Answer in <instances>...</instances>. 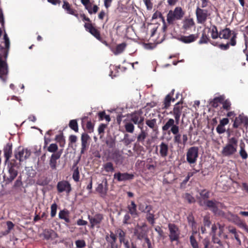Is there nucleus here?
<instances>
[{
	"mask_svg": "<svg viewBox=\"0 0 248 248\" xmlns=\"http://www.w3.org/2000/svg\"><path fill=\"white\" fill-rule=\"evenodd\" d=\"M238 140L235 137H232L228 139V143L224 146L221 151L223 156H229L233 155L237 148Z\"/></svg>",
	"mask_w": 248,
	"mask_h": 248,
	"instance_id": "1",
	"label": "nucleus"
},
{
	"mask_svg": "<svg viewBox=\"0 0 248 248\" xmlns=\"http://www.w3.org/2000/svg\"><path fill=\"white\" fill-rule=\"evenodd\" d=\"M143 112L141 110L135 111L130 114L128 116V119L135 124H137L140 129H141L143 126L144 117L143 116Z\"/></svg>",
	"mask_w": 248,
	"mask_h": 248,
	"instance_id": "2",
	"label": "nucleus"
},
{
	"mask_svg": "<svg viewBox=\"0 0 248 248\" xmlns=\"http://www.w3.org/2000/svg\"><path fill=\"white\" fill-rule=\"evenodd\" d=\"M195 14L196 16L197 22L199 24L204 23L210 15L206 9H203L198 6L196 9Z\"/></svg>",
	"mask_w": 248,
	"mask_h": 248,
	"instance_id": "3",
	"label": "nucleus"
},
{
	"mask_svg": "<svg viewBox=\"0 0 248 248\" xmlns=\"http://www.w3.org/2000/svg\"><path fill=\"white\" fill-rule=\"evenodd\" d=\"M199 149L193 146L189 148L186 153V160L190 164L195 163L198 157Z\"/></svg>",
	"mask_w": 248,
	"mask_h": 248,
	"instance_id": "4",
	"label": "nucleus"
},
{
	"mask_svg": "<svg viewBox=\"0 0 248 248\" xmlns=\"http://www.w3.org/2000/svg\"><path fill=\"white\" fill-rule=\"evenodd\" d=\"M84 27L86 31H89L98 40L107 45V42L103 40V38L101 37L100 31L95 27H94L91 23H85Z\"/></svg>",
	"mask_w": 248,
	"mask_h": 248,
	"instance_id": "5",
	"label": "nucleus"
},
{
	"mask_svg": "<svg viewBox=\"0 0 248 248\" xmlns=\"http://www.w3.org/2000/svg\"><path fill=\"white\" fill-rule=\"evenodd\" d=\"M237 35V33L236 31L231 30L229 28H225L220 31L219 38L230 40L235 36L234 40H236Z\"/></svg>",
	"mask_w": 248,
	"mask_h": 248,
	"instance_id": "6",
	"label": "nucleus"
},
{
	"mask_svg": "<svg viewBox=\"0 0 248 248\" xmlns=\"http://www.w3.org/2000/svg\"><path fill=\"white\" fill-rule=\"evenodd\" d=\"M57 189L58 193L65 192L68 194L71 191L72 188L71 184L68 181L62 180L57 183Z\"/></svg>",
	"mask_w": 248,
	"mask_h": 248,
	"instance_id": "7",
	"label": "nucleus"
},
{
	"mask_svg": "<svg viewBox=\"0 0 248 248\" xmlns=\"http://www.w3.org/2000/svg\"><path fill=\"white\" fill-rule=\"evenodd\" d=\"M31 152L30 150L27 149L18 148V151L15 154V158L19 160L20 162H22L27 159L31 155Z\"/></svg>",
	"mask_w": 248,
	"mask_h": 248,
	"instance_id": "8",
	"label": "nucleus"
},
{
	"mask_svg": "<svg viewBox=\"0 0 248 248\" xmlns=\"http://www.w3.org/2000/svg\"><path fill=\"white\" fill-rule=\"evenodd\" d=\"M88 218L91 224V228H93L94 227H99L104 217L102 214H96L93 217L88 215Z\"/></svg>",
	"mask_w": 248,
	"mask_h": 248,
	"instance_id": "9",
	"label": "nucleus"
},
{
	"mask_svg": "<svg viewBox=\"0 0 248 248\" xmlns=\"http://www.w3.org/2000/svg\"><path fill=\"white\" fill-rule=\"evenodd\" d=\"M185 15V11L181 7L177 6L171 11V23L173 21L182 19Z\"/></svg>",
	"mask_w": 248,
	"mask_h": 248,
	"instance_id": "10",
	"label": "nucleus"
},
{
	"mask_svg": "<svg viewBox=\"0 0 248 248\" xmlns=\"http://www.w3.org/2000/svg\"><path fill=\"white\" fill-rule=\"evenodd\" d=\"M90 137L87 133H83L81 136V147L80 154H83L88 149L90 145Z\"/></svg>",
	"mask_w": 248,
	"mask_h": 248,
	"instance_id": "11",
	"label": "nucleus"
},
{
	"mask_svg": "<svg viewBox=\"0 0 248 248\" xmlns=\"http://www.w3.org/2000/svg\"><path fill=\"white\" fill-rule=\"evenodd\" d=\"M134 178V175L127 172L121 173L118 172L114 174V179H116L118 182L131 180Z\"/></svg>",
	"mask_w": 248,
	"mask_h": 248,
	"instance_id": "12",
	"label": "nucleus"
},
{
	"mask_svg": "<svg viewBox=\"0 0 248 248\" xmlns=\"http://www.w3.org/2000/svg\"><path fill=\"white\" fill-rule=\"evenodd\" d=\"M8 74V66L6 61L0 62V78L5 82Z\"/></svg>",
	"mask_w": 248,
	"mask_h": 248,
	"instance_id": "13",
	"label": "nucleus"
},
{
	"mask_svg": "<svg viewBox=\"0 0 248 248\" xmlns=\"http://www.w3.org/2000/svg\"><path fill=\"white\" fill-rule=\"evenodd\" d=\"M182 104L183 102H177L173 108V113L175 117V123L177 124H179L180 117L182 113V109L183 108Z\"/></svg>",
	"mask_w": 248,
	"mask_h": 248,
	"instance_id": "14",
	"label": "nucleus"
},
{
	"mask_svg": "<svg viewBox=\"0 0 248 248\" xmlns=\"http://www.w3.org/2000/svg\"><path fill=\"white\" fill-rule=\"evenodd\" d=\"M62 150L61 149L56 153L52 154L51 155L49 164L52 170H56L57 167V160L59 159L62 155Z\"/></svg>",
	"mask_w": 248,
	"mask_h": 248,
	"instance_id": "15",
	"label": "nucleus"
},
{
	"mask_svg": "<svg viewBox=\"0 0 248 248\" xmlns=\"http://www.w3.org/2000/svg\"><path fill=\"white\" fill-rule=\"evenodd\" d=\"M40 236L46 240H52L58 237L57 233L55 231L51 229L44 230Z\"/></svg>",
	"mask_w": 248,
	"mask_h": 248,
	"instance_id": "16",
	"label": "nucleus"
},
{
	"mask_svg": "<svg viewBox=\"0 0 248 248\" xmlns=\"http://www.w3.org/2000/svg\"><path fill=\"white\" fill-rule=\"evenodd\" d=\"M243 123L245 125H248V117L240 114L238 117H235L232 126L234 128H237Z\"/></svg>",
	"mask_w": 248,
	"mask_h": 248,
	"instance_id": "17",
	"label": "nucleus"
},
{
	"mask_svg": "<svg viewBox=\"0 0 248 248\" xmlns=\"http://www.w3.org/2000/svg\"><path fill=\"white\" fill-rule=\"evenodd\" d=\"M134 234L137 237L139 240H142L147 237L146 232L143 229L142 227L137 225L134 229Z\"/></svg>",
	"mask_w": 248,
	"mask_h": 248,
	"instance_id": "18",
	"label": "nucleus"
},
{
	"mask_svg": "<svg viewBox=\"0 0 248 248\" xmlns=\"http://www.w3.org/2000/svg\"><path fill=\"white\" fill-rule=\"evenodd\" d=\"M63 3L62 5V7L66 12L68 14L75 16L78 18V15L77 13L76 10L72 8L71 5L66 0H63Z\"/></svg>",
	"mask_w": 248,
	"mask_h": 248,
	"instance_id": "19",
	"label": "nucleus"
},
{
	"mask_svg": "<svg viewBox=\"0 0 248 248\" xmlns=\"http://www.w3.org/2000/svg\"><path fill=\"white\" fill-rule=\"evenodd\" d=\"M235 36L229 40V41L226 43V44H218L217 42V46H217L220 49L223 50H227L230 48V46H236V40H234Z\"/></svg>",
	"mask_w": 248,
	"mask_h": 248,
	"instance_id": "20",
	"label": "nucleus"
},
{
	"mask_svg": "<svg viewBox=\"0 0 248 248\" xmlns=\"http://www.w3.org/2000/svg\"><path fill=\"white\" fill-rule=\"evenodd\" d=\"M137 206L134 201H131L130 204L127 205L128 213L130 214L134 218L138 217V213L137 209Z\"/></svg>",
	"mask_w": 248,
	"mask_h": 248,
	"instance_id": "21",
	"label": "nucleus"
},
{
	"mask_svg": "<svg viewBox=\"0 0 248 248\" xmlns=\"http://www.w3.org/2000/svg\"><path fill=\"white\" fill-rule=\"evenodd\" d=\"M198 37V34H193L188 36H182L180 40L184 43L188 44L194 42Z\"/></svg>",
	"mask_w": 248,
	"mask_h": 248,
	"instance_id": "22",
	"label": "nucleus"
},
{
	"mask_svg": "<svg viewBox=\"0 0 248 248\" xmlns=\"http://www.w3.org/2000/svg\"><path fill=\"white\" fill-rule=\"evenodd\" d=\"M208 43H210L213 46H217V42L211 40L208 35L206 34L205 31H203L202 33V37L199 41V44H207Z\"/></svg>",
	"mask_w": 248,
	"mask_h": 248,
	"instance_id": "23",
	"label": "nucleus"
},
{
	"mask_svg": "<svg viewBox=\"0 0 248 248\" xmlns=\"http://www.w3.org/2000/svg\"><path fill=\"white\" fill-rule=\"evenodd\" d=\"M115 233L118 235L119 241L121 244H125L126 242H129L127 239H125L126 232L122 229L119 228L115 231Z\"/></svg>",
	"mask_w": 248,
	"mask_h": 248,
	"instance_id": "24",
	"label": "nucleus"
},
{
	"mask_svg": "<svg viewBox=\"0 0 248 248\" xmlns=\"http://www.w3.org/2000/svg\"><path fill=\"white\" fill-rule=\"evenodd\" d=\"M233 222L240 228L244 229L248 233V226L246 223L244 222L237 215L234 217V219Z\"/></svg>",
	"mask_w": 248,
	"mask_h": 248,
	"instance_id": "25",
	"label": "nucleus"
},
{
	"mask_svg": "<svg viewBox=\"0 0 248 248\" xmlns=\"http://www.w3.org/2000/svg\"><path fill=\"white\" fill-rule=\"evenodd\" d=\"M180 231L178 227L171 224V242L178 240L179 238Z\"/></svg>",
	"mask_w": 248,
	"mask_h": 248,
	"instance_id": "26",
	"label": "nucleus"
},
{
	"mask_svg": "<svg viewBox=\"0 0 248 248\" xmlns=\"http://www.w3.org/2000/svg\"><path fill=\"white\" fill-rule=\"evenodd\" d=\"M4 157L6 161L8 160L12 156V145L8 143L5 146L3 149Z\"/></svg>",
	"mask_w": 248,
	"mask_h": 248,
	"instance_id": "27",
	"label": "nucleus"
},
{
	"mask_svg": "<svg viewBox=\"0 0 248 248\" xmlns=\"http://www.w3.org/2000/svg\"><path fill=\"white\" fill-rule=\"evenodd\" d=\"M205 205L214 213L217 211V204L218 202L215 201L207 200L204 202Z\"/></svg>",
	"mask_w": 248,
	"mask_h": 248,
	"instance_id": "28",
	"label": "nucleus"
},
{
	"mask_svg": "<svg viewBox=\"0 0 248 248\" xmlns=\"http://www.w3.org/2000/svg\"><path fill=\"white\" fill-rule=\"evenodd\" d=\"M213 234L212 235L211 240L209 238L206 237L202 241L203 248H216L215 245L213 244Z\"/></svg>",
	"mask_w": 248,
	"mask_h": 248,
	"instance_id": "29",
	"label": "nucleus"
},
{
	"mask_svg": "<svg viewBox=\"0 0 248 248\" xmlns=\"http://www.w3.org/2000/svg\"><path fill=\"white\" fill-rule=\"evenodd\" d=\"M9 176L7 177L6 181L8 183L12 182L17 176L18 171L17 169L13 168H8Z\"/></svg>",
	"mask_w": 248,
	"mask_h": 248,
	"instance_id": "30",
	"label": "nucleus"
},
{
	"mask_svg": "<svg viewBox=\"0 0 248 248\" xmlns=\"http://www.w3.org/2000/svg\"><path fill=\"white\" fill-rule=\"evenodd\" d=\"M105 186L103 183L99 184L97 187L96 188V190L97 192L106 195L108 190V183L106 179L104 180Z\"/></svg>",
	"mask_w": 248,
	"mask_h": 248,
	"instance_id": "31",
	"label": "nucleus"
},
{
	"mask_svg": "<svg viewBox=\"0 0 248 248\" xmlns=\"http://www.w3.org/2000/svg\"><path fill=\"white\" fill-rule=\"evenodd\" d=\"M124 128L125 131L130 133H133L134 131L135 126L134 124L131 121H130L129 119L125 120L124 121Z\"/></svg>",
	"mask_w": 248,
	"mask_h": 248,
	"instance_id": "32",
	"label": "nucleus"
},
{
	"mask_svg": "<svg viewBox=\"0 0 248 248\" xmlns=\"http://www.w3.org/2000/svg\"><path fill=\"white\" fill-rule=\"evenodd\" d=\"M140 129V132L137 136V142L139 143H141L142 145H144V142L145 139L148 136V133L143 129V126L142 127V128Z\"/></svg>",
	"mask_w": 248,
	"mask_h": 248,
	"instance_id": "33",
	"label": "nucleus"
},
{
	"mask_svg": "<svg viewBox=\"0 0 248 248\" xmlns=\"http://www.w3.org/2000/svg\"><path fill=\"white\" fill-rule=\"evenodd\" d=\"M211 36L213 39H216L220 37V31L218 32L217 27L215 25H212L209 29Z\"/></svg>",
	"mask_w": 248,
	"mask_h": 248,
	"instance_id": "34",
	"label": "nucleus"
},
{
	"mask_svg": "<svg viewBox=\"0 0 248 248\" xmlns=\"http://www.w3.org/2000/svg\"><path fill=\"white\" fill-rule=\"evenodd\" d=\"M9 50L0 46V62H6Z\"/></svg>",
	"mask_w": 248,
	"mask_h": 248,
	"instance_id": "35",
	"label": "nucleus"
},
{
	"mask_svg": "<svg viewBox=\"0 0 248 248\" xmlns=\"http://www.w3.org/2000/svg\"><path fill=\"white\" fill-rule=\"evenodd\" d=\"M126 46V44L125 43H122L120 44L117 45L116 48L112 50L113 53L117 55L122 53L125 49Z\"/></svg>",
	"mask_w": 248,
	"mask_h": 248,
	"instance_id": "36",
	"label": "nucleus"
},
{
	"mask_svg": "<svg viewBox=\"0 0 248 248\" xmlns=\"http://www.w3.org/2000/svg\"><path fill=\"white\" fill-rule=\"evenodd\" d=\"M213 244L216 248H225V242L220 240L216 234H213Z\"/></svg>",
	"mask_w": 248,
	"mask_h": 248,
	"instance_id": "37",
	"label": "nucleus"
},
{
	"mask_svg": "<svg viewBox=\"0 0 248 248\" xmlns=\"http://www.w3.org/2000/svg\"><path fill=\"white\" fill-rule=\"evenodd\" d=\"M195 23L192 18L186 19L183 22V28L185 30H187L194 26Z\"/></svg>",
	"mask_w": 248,
	"mask_h": 248,
	"instance_id": "38",
	"label": "nucleus"
},
{
	"mask_svg": "<svg viewBox=\"0 0 248 248\" xmlns=\"http://www.w3.org/2000/svg\"><path fill=\"white\" fill-rule=\"evenodd\" d=\"M224 100L223 96H219L214 98L211 102L210 105L212 107L215 108H217L219 104H221L222 102Z\"/></svg>",
	"mask_w": 248,
	"mask_h": 248,
	"instance_id": "39",
	"label": "nucleus"
},
{
	"mask_svg": "<svg viewBox=\"0 0 248 248\" xmlns=\"http://www.w3.org/2000/svg\"><path fill=\"white\" fill-rule=\"evenodd\" d=\"M49 180H48V178L46 176H43L40 177L37 181V184L41 186H45L48 184L49 183Z\"/></svg>",
	"mask_w": 248,
	"mask_h": 248,
	"instance_id": "40",
	"label": "nucleus"
},
{
	"mask_svg": "<svg viewBox=\"0 0 248 248\" xmlns=\"http://www.w3.org/2000/svg\"><path fill=\"white\" fill-rule=\"evenodd\" d=\"M103 168L104 169L105 171L107 172H112L114 170V168L113 167V165L112 163L110 162H107L105 163L103 165Z\"/></svg>",
	"mask_w": 248,
	"mask_h": 248,
	"instance_id": "41",
	"label": "nucleus"
},
{
	"mask_svg": "<svg viewBox=\"0 0 248 248\" xmlns=\"http://www.w3.org/2000/svg\"><path fill=\"white\" fill-rule=\"evenodd\" d=\"M168 151V145L164 142L161 143L160 145V154L163 156H166L167 155Z\"/></svg>",
	"mask_w": 248,
	"mask_h": 248,
	"instance_id": "42",
	"label": "nucleus"
},
{
	"mask_svg": "<svg viewBox=\"0 0 248 248\" xmlns=\"http://www.w3.org/2000/svg\"><path fill=\"white\" fill-rule=\"evenodd\" d=\"M106 239L109 244V245H108V246L119 247L118 244L116 243L117 236L113 237L108 238V235H107L106 237Z\"/></svg>",
	"mask_w": 248,
	"mask_h": 248,
	"instance_id": "43",
	"label": "nucleus"
},
{
	"mask_svg": "<svg viewBox=\"0 0 248 248\" xmlns=\"http://www.w3.org/2000/svg\"><path fill=\"white\" fill-rule=\"evenodd\" d=\"M55 140L59 143L61 147H64L65 144V140L62 134L56 135L55 137Z\"/></svg>",
	"mask_w": 248,
	"mask_h": 248,
	"instance_id": "44",
	"label": "nucleus"
},
{
	"mask_svg": "<svg viewBox=\"0 0 248 248\" xmlns=\"http://www.w3.org/2000/svg\"><path fill=\"white\" fill-rule=\"evenodd\" d=\"M139 209L142 212L146 213L152 210V206L150 205H146L145 206L144 204L140 203L139 205Z\"/></svg>",
	"mask_w": 248,
	"mask_h": 248,
	"instance_id": "45",
	"label": "nucleus"
},
{
	"mask_svg": "<svg viewBox=\"0 0 248 248\" xmlns=\"http://www.w3.org/2000/svg\"><path fill=\"white\" fill-rule=\"evenodd\" d=\"M146 216V218L147 221L152 225H153L155 223V215L153 213H151L150 211L147 212Z\"/></svg>",
	"mask_w": 248,
	"mask_h": 248,
	"instance_id": "46",
	"label": "nucleus"
},
{
	"mask_svg": "<svg viewBox=\"0 0 248 248\" xmlns=\"http://www.w3.org/2000/svg\"><path fill=\"white\" fill-rule=\"evenodd\" d=\"M90 14H95L97 13L99 9V7L96 5H94L92 6V4H89L86 8Z\"/></svg>",
	"mask_w": 248,
	"mask_h": 248,
	"instance_id": "47",
	"label": "nucleus"
},
{
	"mask_svg": "<svg viewBox=\"0 0 248 248\" xmlns=\"http://www.w3.org/2000/svg\"><path fill=\"white\" fill-rule=\"evenodd\" d=\"M99 119L100 121L106 120L107 122H109L110 121L109 115H107L104 111H100L98 113Z\"/></svg>",
	"mask_w": 248,
	"mask_h": 248,
	"instance_id": "48",
	"label": "nucleus"
},
{
	"mask_svg": "<svg viewBox=\"0 0 248 248\" xmlns=\"http://www.w3.org/2000/svg\"><path fill=\"white\" fill-rule=\"evenodd\" d=\"M112 159H113V160L116 164H118L120 161H121L122 160V156L121 155H120V154L119 153V152H117V151L114 152L112 154Z\"/></svg>",
	"mask_w": 248,
	"mask_h": 248,
	"instance_id": "49",
	"label": "nucleus"
},
{
	"mask_svg": "<svg viewBox=\"0 0 248 248\" xmlns=\"http://www.w3.org/2000/svg\"><path fill=\"white\" fill-rule=\"evenodd\" d=\"M69 126L72 130L77 132L78 130V124L76 120H70Z\"/></svg>",
	"mask_w": 248,
	"mask_h": 248,
	"instance_id": "50",
	"label": "nucleus"
},
{
	"mask_svg": "<svg viewBox=\"0 0 248 248\" xmlns=\"http://www.w3.org/2000/svg\"><path fill=\"white\" fill-rule=\"evenodd\" d=\"M4 31H5V30H4ZM3 40H4V45H5V46L4 47V48L9 50L10 46V39L7 35V34L6 33L5 31H4V33L3 35Z\"/></svg>",
	"mask_w": 248,
	"mask_h": 248,
	"instance_id": "51",
	"label": "nucleus"
},
{
	"mask_svg": "<svg viewBox=\"0 0 248 248\" xmlns=\"http://www.w3.org/2000/svg\"><path fill=\"white\" fill-rule=\"evenodd\" d=\"M174 90H171V102H174L177 100H179L178 102H183L182 101V95L179 93H177L175 96H173Z\"/></svg>",
	"mask_w": 248,
	"mask_h": 248,
	"instance_id": "52",
	"label": "nucleus"
},
{
	"mask_svg": "<svg viewBox=\"0 0 248 248\" xmlns=\"http://www.w3.org/2000/svg\"><path fill=\"white\" fill-rule=\"evenodd\" d=\"M221 104H222V108L224 109L230 110L231 109V103L228 99L225 100H223Z\"/></svg>",
	"mask_w": 248,
	"mask_h": 248,
	"instance_id": "53",
	"label": "nucleus"
},
{
	"mask_svg": "<svg viewBox=\"0 0 248 248\" xmlns=\"http://www.w3.org/2000/svg\"><path fill=\"white\" fill-rule=\"evenodd\" d=\"M58 150V147L56 143H51L47 148V151L49 152L53 153V154L57 153Z\"/></svg>",
	"mask_w": 248,
	"mask_h": 248,
	"instance_id": "54",
	"label": "nucleus"
},
{
	"mask_svg": "<svg viewBox=\"0 0 248 248\" xmlns=\"http://www.w3.org/2000/svg\"><path fill=\"white\" fill-rule=\"evenodd\" d=\"M86 128L90 133L93 132L94 129V124L92 123L91 121H88L86 124Z\"/></svg>",
	"mask_w": 248,
	"mask_h": 248,
	"instance_id": "55",
	"label": "nucleus"
},
{
	"mask_svg": "<svg viewBox=\"0 0 248 248\" xmlns=\"http://www.w3.org/2000/svg\"><path fill=\"white\" fill-rule=\"evenodd\" d=\"M239 154L241 157L243 159H246L248 158V155L244 149V145H240V150L239 151Z\"/></svg>",
	"mask_w": 248,
	"mask_h": 248,
	"instance_id": "56",
	"label": "nucleus"
},
{
	"mask_svg": "<svg viewBox=\"0 0 248 248\" xmlns=\"http://www.w3.org/2000/svg\"><path fill=\"white\" fill-rule=\"evenodd\" d=\"M149 29H150V37H153L157 30V27L150 24L148 25L147 29L149 30Z\"/></svg>",
	"mask_w": 248,
	"mask_h": 248,
	"instance_id": "57",
	"label": "nucleus"
},
{
	"mask_svg": "<svg viewBox=\"0 0 248 248\" xmlns=\"http://www.w3.org/2000/svg\"><path fill=\"white\" fill-rule=\"evenodd\" d=\"M156 120L153 119L151 120H147L146 121V124L151 128L154 129L156 125Z\"/></svg>",
	"mask_w": 248,
	"mask_h": 248,
	"instance_id": "58",
	"label": "nucleus"
},
{
	"mask_svg": "<svg viewBox=\"0 0 248 248\" xmlns=\"http://www.w3.org/2000/svg\"><path fill=\"white\" fill-rule=\"evenodd\" d=\"M142 248H153L151 242L148 237L145 238L144 242L142 244Z\"/></svg>",
	"mask_w": 248,
	"mask_h": 248,
	"instance_id": "59",
	"label": "nucleus"
},
{
	"mask_svg": "<svg viewBox=\"0 0 248 248\" xmlns=\"http://www.w3.org/2000/svg\"><path fill=\"white\" fill-rule=\"evenodd\" d=\"M210 192L206 189H203L200 192V195L203 200L207 199L209 198Z\"/></svg>",
	"mask_w": 248,
	"mask_h": 248,
	"instance_id": "60",
	"label": "nucleus"
},
{
	"mask_svg": "<svg viewBox=\"0 0 248 248\" xmlns=\"http://www.w3.org/2000/svg\"><path fill=\"white\" fill-rule=\"evenodd\" d=\"M57 207H58V206L56 203H53L51 205L50 215H51V217H54L56 216V213H57Z\"/></svg>",
	"mask_w": 248,
	"mask_h": 248,
	"instance_id": "61",
	"label": "nucleus"
},
{
	"mask_svg": "<svg viewBox=\"0 0 248 248\" xmlns=\"http://www.w3.org/2000/svg\"><path fill=\"white\" fill-rule=\"evenodd\" d=\"M184 198L189 203H194L195 202V198L191 194L187 193L185 194Z\"/></svg>",
	"mask_w": 248,
	"mask_h": 248,
	"instance_id": "62",
	"label": "nucleus"
},
{
	"mask_svg": "<svg viewBox=\"0 0 248 248\" xmlns=\"http://www.w3.org/2000/svg\"><path fill=\"white\" fill-rule=\"evenodd\" d=\"M190 242L193 248H199V245L194 235L190 237Z\"/></svg>",
	"mask_w": 248,
	"mask_h": 248,
	"instance_id": "63",
	"label": "nucleus"
},
{
	"mask_svg": "<svg viewBox=\"0 0 248 248\" xmlns=\"http://www.w3.org/2000/svg\"><path fill=\"white\" fill-rule=\"evenodd\" d=\"M75 244L78 248H84L86 246V243L84 240H76Z\"/></svg>",
	"mask_w": 248,
	"mask_h": 248,
	"instance_id": "64",
	"label": "nucleus"
}]
</instances>
